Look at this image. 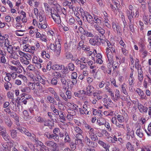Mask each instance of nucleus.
I'll list each match as a JSON object with an SVG mask.
<instances>
[{"label": "nucleus", "mask_w": 151, "mask_h": 151, "mask_svg": "<svg viewBox=\"0 0 151 151\" xmlns=\"http://www.w3.org/2000/svg\"><path fill=\"white\" fill-rule=\"evenodd\" d=\"M45 121L43 122L44 123V125L45 126H48L50 128L52 127V126H53V125L51 124L52 122L49 120H47L45 119Z\"/></svg>", "instance_id": "53"}, {"label": "nucleus", "mask_w": 151, "mask_h": 151, "mask_svg": "<svg viewBox=\"0 0 151 151\" xmlns=\"http://www.w3.org/2000/svg\"><path fill=\"white\" fill-rule=\"evenodd\" d=\"M137 108L140 112L143 114L146 113L148 110V107L143 106L141 103H138Z\"/></svg>", "instance_id": "19"}, {"label": "nucleus", "mask_w": 151, "mask_h": 151, "mask_svg": "<svg viewBox=\"0 0 151 151\" xmlns=\"http://www.w3.org/2000/svg\"><path fill=\"white\" fill-rule=\"evenodd\" d=\"M65 138L64 139L65 143H70L71 142L70 137L67 132L66 131L64 132Z\"/></svg>", "instance_id": "31"}, {"label": "nucleus", "mask_w": 151, "mask_h": 151, "mask_svg": "<svg viewBox=\"0 0 151 151\" xmlns=\"http://www.w3.org/2000/svg\"><path fill=\"white\" fill-rule=\"evenodd\" d=\"M36 78L37 79L38 81L43 85H45V84L46 78L45 77H42L39 74V72L37 70H36Z\"/></svg>", "instance_id": "21"}, {"label": "nucleus", "mask_w": 151, "mask_h": 151, "mask_svg": "<svg viewBox=\"0 0 151 151\" xmlns=\"http://www.w3.org/2000/svg\"><path fill=\"white\" fill-rule=\"evenodd\" d=\"M74 129L76 133L83 134V131L78 126L75 127H74Z\"/></svg>", "instance_id": "61"}, {"label": "nucleus", "mask_w": 151, "mask_h": 151, "mask_svg": "<svg viewBox=\"0 0 151 151\" xmlns=\"http://www.w3.org/2000/svg\"><path fill=\"white\" fill-rule=\"evenodd\" d=\"M147 130L148 131H147L146 129L145 130V131L147 135L148 136H151V122L149 124L148 126Z\"/></svg>", "instance_id": "56"}, {"label": "nucleus", "mask_w": 151, "mask_h": 151, "mask_svg": "<svg viewBox=\"0 0 151 151\" xmlns=\"http://www.w3.org/2000/svg\"><path fill=\"white\" fill-rule=\"evenodd\" d=\"M87 37H93L94 36L93 33L90 30H85L83 34Z\"/></svg>", "instance_id": "41"}, {"label": "nucleus", "mask_w": 151, "mask_h": 151, "mask_svg": "<svg viewBox=\"0 0 151 151\" xmlns=\"http://www.w3.org/2000/svg\"><path fill=\"white\" fill-rule=\"evenodd\" d=\"M94 27L97 33L99 34L100 37H104L105 31L101 27L96 24L94 25Z\"/></svg>", "instance_id": "12"}, {"label": "nucleus", "mask_w": 151, "mask_h": 151, "mask_svg": "<svg viewBox=\"0 0 151 151\" xmlns=\"http://www.w3.org/2000/svg\"><path fill=\"white\" fill-rule=\"evenodd\" d=\"M16 125L17 126L16 129L19 131L20 132L26 135L29 134V131L27 129L25 128L20 126V124L19 122H16Z\"/></svg>", "instance_id": "13"}, {"label": "nucleus", "mask_w": 151, "mask_h": 151, "mask_svg": "<svg viewBox=\"0 0 151 151\" xmlns=\"http://www.w3.org/2000/svg\"><path fill=\"white\" fill-rule=\"evenodd\" d=\"M93 88V87L92 85H88L87 86L85 91L86 95L89 96H91L92 93V91L91 90Z\"/></svg>", "instance_id": "24"}, {"label": "nucleus", "mask_w": 151, "mask_h": 151, "mask_svg": "<svg viewBox=\"0 0 151 151\" xmlns=\"http://www.w3.org/2000/svg\"><path fill=\"white\" fill-rule=\"evenodd\" d=\"M1 135L5 141H10V137L8 135L7 132Z\"/></svg>", "instance_id": "57"}, {"label": "nucleus", "mask_w": 151, "mask_h": 151, "mask_svg": "<svg viewBox=\"0 0 151 151\" xmlns=\"http://www.w3.org/2000/svg\"><path fill=\"white\" fill-rule=\"evenodd\" d=\"M63 6H68L70 9H73V4L71 2L67 0H63Z\"/></svg>", "instance_id": "33"}, {"label": "nucleus", "mask_w": 151, "mask_h": 151, "mask_svg": "<svg viewBox=\"0 0 151 151\" xmlns=\"http://www.w3.org/2000/svg\"><path fill=\"white\" fill-rule=\"evenodd\" d=\"M25 31L24 30H16L15 32V33L17 36H22L24 35V32H25Z\"/></svg>", "instance_id": "50"}, {"label": "nucleus", "mask_w": 151, "mask_h": 151, "mask_svg": "<svg viewBox=\"0 0 151 151\" xmlns=\"http://www.w3.org/2000/svg\"><path fill=\"white\" fill-rule=\"evenodd\" d=\"M47 99L49 102L53 104L56 102L54 98L48 95L47 96Z\"/></svg>", "instance_id": "51"}, {"label": "nucleus", "mask_w": 151, "mask_h": 151, "mask_svg": "<svg viewBox=\"0 0 151 151\" xmlns=\"http://www.w3.org/2000/svg\"><path fill=\"white\" fill-rule=\"evenodd\" d=\"M136 134L138 136L141 138H142L144 136L143 131L140 127L136 130Z\"/></svg>", "instance_id": "28"}, {"label": "nucleus", "mask_w": 151, "mask_h": 151, "mask_svg": "<svg viewBox=\"0 0 151 151\" xmlns=\"http://www.w3.org/2000/svg\"><path fill=\"white\" fill-rule=\"evenodd\" d=\"M19 88L22 92L23 93H29L30 91L29 88L26 86H22L19 87Z\"/></svg>", "instance_id": "32"}, {"label": "nucleus", "mask_w": 151, "mask_h": 151, "mask_svg": "<svg viewBox=\"0 0 151 151\" xmlns=\"http://www.w3.org/2000/svg\"><path fill=\"white\" fill-rule=\"evenodd\" d=\"M148 15L146 14H144L143 17V20L145 24H148Z\"/></svg>", "instance_id": "62"}, {"label": "nucleus", "mask_w": 151, "mask_h": 151, "mask_svg": "<svg viewBox=\"0 0 151 151\" xmlns=\"http://www.w3.org/2000/svg\"><path fill=\"white\" fill-rule=\"evenodd\" d=\"M44 6L45 11L46 13H49L50 11H52V9L50 6L49 5L46 3H44Z\"/></svg>", "instance_id": "40"}, {"label": "nucleus", "mask_w": 151, "mask_h": 151, "mask_svg": "<svg viewBox=\"0 0 151 151\" xmlns=\"http://www.w3.org/2000/svg\"><path fill=\"white\" fill-rule=\"evenodd\" d=\"M20 62L23 64L27 65L30 63V62L28 60L24 58H22L20 60Z\"/></svg>", "instance_id": "55"}, {"label": "nucleus", "mask_w": 151, "mask_h": 151, "mask_svg": "<svg viewBox=\"0 0 151 151\" xmlns=\"http://www.w3.org/2000/svg\"><path fill=\"white\" fill-rule=\"evenodd\" d=\"M103 92L101 90H96L93 93V95L98 100H101L103 98Z\"/></svg>", "instance_id": "15"}, {"label": "nucleus", "mask_w": 151, "mask_h": 151, "mask_svg": "<svg viewBox=\"0 0 151 151\" xmlns=\"http://www.w3.org/2000/svg\"><path fill=\"white\" fill-rule=\"evenodd\" d=\"M145 40L144 38H140L138 42V45L141 48V50L144 49L145 47Z\"/></svg>", "instance_id": "36"}, {"label": "nucleus", "mask_w": 151, "mask_h": 151, "mask_svg": "<svg viewBox=\"0 0 151 151\" xmlns=\"http://www.w3.org/2000/svg\"><path fill=\"white\" fill-rule=\"evenodd\" d=\"M126 147L128 150L129 151L131 150L132 148L134 147L133 145H132L131 143L129 142H128L126 145Z\"/></svg>", "instance_id": "63"}, {"label": "nucleus", "mask_w": 151, "mask_h": 151, "mask_svg": "<svg viewBox=\"0 0 151 151\" xmlns=\"http://www.w3.org/2000/svg\"><path fill=\"white\" fill-rule=\"evenodd\" d=\"M20 96V98L19 99V101L22 105L23 104H27V102H29L32 98L31 95L26 94V93H22Z\"/></svg>", "instance_id": "5"}, {"label": "nucleus", "mask_w": 151, "mask_h": 151, "mask_svg": "<svg viewBox=\"0 0 151 151\" xmlns=\"http://www.w3.org/2000/svg\"><path fill=\"white\" fill-rule=\"evenodd\" d=\"M23 119L25 120H28L31 118V116L29 115L28 112L27 110H24L23 111Z\"/></svg>", "instance_id": "34"}, {"label": "nucleus", "mask_w": 151, "mask_h": 151, "mask_svg": "<svg viewBox=\"0 0 151 151\" xmlns=\"http://www.w3.org/2000/svg\"><path fill=\"white\" fill-rule=\"evenodd\" d=\"M126 138L127 140H129L130 139L132 140L134 139L135 138L134 132L133 130L130 132H126Z\"/></svg>", "instance_id": "18"}, {"label": "nucleus", "mask_w": 151, "mask_h": 151, "mask_svg": "<svg viewBox=\"0 0 151 151\" xmlns=\"http://www.w3.org/2000/svg\"><path fill=\"white\" fill-rule=\"evenodd\" d=\"M76 144L78 146H83V145L82 140L81 139H76L75 142Z\"/></svg>", "instance_id": "54"}, {"label": "nucleus", "mask_w": 151, "mask_h": 151, "mask_svg": "<svg viewBox=\"0 0 151 151\" xmlns=\"http://www.w3.org/2000/svg\"><path fill=\"white\" fill-rule=\"evenodd\" d=\"M117 119L118 122L120 123H122L124 122H127L129 119V117L126 113L123 114V115L120 114L117 116Z\"/></svg>", "instance_id": "8"}, {"label": "nucleus", "mask_w": 151, "mask_h": 151, "mask_svg": "<svg viewBox=\"0 0 151 151\" xmlns=\"http://www.w3.org/2000/svg\"><path fill=\"white\" fill-rule=\"evenodd\" d=\"M82 17L83 19L85 17L88 23L93 24V16H92L88 12H84L83 14L82 15Z\"/></svg>", "instance_id": "9"}, {"label": "nucleus", "mask_w": 151, "mask_h": 151, "mask_svg": "<svg viewBox=\"0 0 151 151\" xmlns=\"http://www.w3.org/2000/svg\"><path fill=\"white\" fill-rule=\"evenodd\" d=\"M140 97V99L142 100H146L147 97L146 95L145 94L143 91L140 88H137L136 91Z\"/></svg>", "instance_id": "17"}, {"label": "nucleus", "mask_w": 151, "mask_h": 151, "mask_svg": "<svg viewBox=\"0 0 151 151\" xmlns=\"http://www.w3.org/2000/svg\"><path fill=\"white\" fill-rule=\"evenodd\" d=\"M30 47V46L29 45H25L23 47V50L30 53V51L31 50V48H29Z\"/></svg>", "instance_id": "59"}, {"label": "nucleus", "mask_w": 151, "mask_h": 151, "mask_svg": "<svg viewBox=\"0 0 151 151\" xmlns=\"http://www.w3.org/2000/svg\"><path fill=\"white\" fill-rule=\"evenodd\" d=\"M44 136L48 139H54V135L52 134H51L49 132H45L44 134Z\"/></svg>", "instance_id": "46"}, {"label": "nucleus", "mask_w": 151, "mask_h": 151, "mask_svg": "<svg viewBox=\"0 0 151 151\" xmlns=\"http://www.w3.org/2000/svg\"><path fill=\"white\" fill-rule=\"evenodd\" d=\"M45 145L48 147H52L53 151H55L56 148L58 147L57 144L55 142L52 141H47L45 143Z\"/></svg>", "instance_id": "14"}, {"label": "nucleus", "mask_w": 151, "mask_h": 151, "mask_svg": "<svg viewBox=\"0 0 151 151\" xmlns=\"http://www.w3.org/2000/svg\"><path fill=\"white\" fill-rule=\"evenodd\" d=\"M98 143L100 146L102 147L104 149L109 148L110 147L109 144H107L100 140H98Z\"/></svg>", "instance_id": "29"}, {"label": "nucleus", "mask_w": 151, "mask_h": 151, "mask_svg": "<svg viewBox=\"0 0 151 151\" xmlns=\"http://www.w3.org/2000/svg\"><path fill=\"white\" fill-rule=\"evenodd\" d=\"M11 55L9 56V58H13L15 60H17L19 56L15 51L12 52V53H10Z\"/></svg>", "instance_id": "48"}, {"label": "nucleus", "mask_w": 151, "mask_h": 151, "mask_svg": "<svg viewBox=\"0 0 151 151\" xmlns=\"http://www.w3.org/2000/svg\"><path fill=\"white\" fill-rule=\"evenodd\" d=\"M4 86L6 90L8 91L12 88V85L10 82H4Z\"/></svg>", "instance_id": "47"}, {"label": "nucleus", "mask_w": 151, "mask_h": 151, "mask_svg": "<svg viewBox=\"0 0 151 151\" xmlns=\"http://www.w3.org/2000/svg\"><path fill=\"white\" fill-rule=\"evenodd\" d=\"M29 134L27 136L30 137V138L35 141V143L37 145L36 147H45V146L43 145V143L38 140V139L36 137L35 135L34 134H31L29 132Z\"/></svg>", "instance_id": "6"}, {"label": "nucleus", "mask_w": 151, "mask_h": 151, "mask_svg": "<svg viewBox=\"0 0 151 151\" xmlns=\"http://www.w3.org/2000/svg\"><path fill=\"white\" fill-rule=\"evenodd\" d=\"M83 125L86 129L87 130H88V133L89 137L96 134V131L93 128H92L90 125H88L86 122H83Z\"/></svg>", "instance_id": "10"}, {"label": "nucleus", "mask_w": 151, "mask_h": 151, "mask_svg": "<svg viewBox=\"0 0 151 151\" xmlns=\"http://www.w3.org/2000/svg\"><path fill=\"white\" fill-rule=\"evenodd\" d=\"M88 145L91 147L95 148L97 147L98 145L96 142L91 141Z\"/></svg>", "instance_id": "60"}, {"label": "nucleus", "mask_w": 151, "mask_h": 151, "mask_svg": "<svg viewBox=\"0 0 151 151\" xmlns=\"http://www.w3.org/2000/svg\"><path fill=\"white\" fill-rule=\"evenodd\" d=\"M55 6V9L51 12V16L55 23L58 24H61L62 21L60 14L61 13L62 8L58 4Z\"/></svg>", "instance_id": "1"}, {"label": "nucleus", "mask_w": 151, "mask_h": 151, "mask_svg": "<svg viewBox=\"0 0 151 151\" xmlns=\"http://www.w3.org/2000/svg\"><path fill=\"white\" fill-rule=\"evenodd\" d=\"M93 24L95 23L96 24L98 25L101 24L102 21L101 18L96 15H93Z\"/></svg>", "instance_id": "23"}, {"label": "nucleus", "mask_w": 151, "mask_h": 151, "mask_svg": "<svg viewBox=\"0 0 151 151\" xmlns=\"http://www.w3.org/2000/svg\"><path fill=\"white\" fill-rule=\"evenodd\" d=\"M112 27L113 30L116 32L118 35H122V28L120 25L116 22H113L112 23Z\"/></svg>", "instance_id": "7"}, {"label": "nucleus", "mask_w": 151, "mask_h": 151, "mask_svg": "<svg viewBox=\"0 0 151 151\" xmlns=\"http://www.w3.org/2000/svg\"><path fill=\"white\" fill-rule=\"evenodd\" d=\"M10 62L11 63L15 65L20 66L23 70H24V68L21 64L19 60H11Z\"/></svg>", "instance_id": "39"}, {"label": "nucleus", "mask_w": 151, "mask_h": 151, "mask_svg": "<svg viewBox=\"0 0 151 151\" xmlns=\"http://www.w3.org/2000/svg\"><path fill=\"white\" fill-rule=\"evenodd\" d=\"M5 121L6 124L8 127H11L12 123L9 117H6L5 119Z\"/></svg>", "instance_id": "44"}, {"label": "nucleus", "mask_w": 151, "mask_h": 151, "mask_svg": "<svg viewBox=\"0 0 151 151\" xmlns=\"http://www.w3.org/2000/svg\"><path fill=\"white\" fill-rule=\"evenodd\" d=\"M2 147L8 150V151H10L11 148L13 146V143L12 141H9L6 142L2 143Z\"/></svg>", "instance_id": "16"}, {"label": "nucleus", "mask_w": 151, "mask_h": 151, "mask_svg": "<svg viewBox=\"0 0 151 151\" xmlns=\"http://www.w3.org/2000/svg\"><path fill=\"white\" fill-rule=\"evenodd\" d=\"M27 71L34 72L35 71L36 68L34 65L30 64L26 68Z\"/></svg>", "instance_id": "38"}, {"label": "nucleus", "mask_w": 151, "mask_h": 151, "mask_svg": "<svg viewBox=\"0 0 151 151\" xmlns=\"http://www.w3.org/2000/svg\"><path fill=\"white\" fill-rule=\"evenodd\" d=\"M120 98V93L119 90L118 89H116L115 92V96L114 93V97H111V99L115 102L117 101Z\"/></svg>", "instance_id": "22"}, {"label": "nucleus", "mask_w": 151, "mask_h": 151, "mask_svg": "<svg viewBox=\"0 0 151 151\" xmlns=\"http://www.w3.org/2000/svg\"><path fill=\"white\" fill-rule=\"evenodd\" d=\"M61 72L63 74L66 75L69 72V70L67 67H65L63 65H61Z\"/></svg>", "instance_id": "37"}, {"label": "nucleus", "mask_w": 151, "mask_h": 151, "mask_svg": "<svg viewBox=\"0 0 151 151\" xmlns=\"http://www.w3.org/2000/svg\"><path fill=\"white\" fill-rule=\"evenodd\" d=\"M42 63L43 62L42 60L40 58H38L37 56H34L32 58V62L33 63H37V62Z\"/></svg>", "instance_id": "35"}, {"label": "nucleus", "mask_w": 151, "mask_h": 151, "mask_svg": "<svg viewBox=\"0 0 151 151\" xmlns=\"http://www.w3.org/2000/svg\"><path fill=\"white\" fill-rule=\"evenodd\" d=\"M107 47L106 48V54L107 58L111 60L114 56V54L116 53V47L114 43H111L107 39L106 40Z\"/></svg>", "instance_id": "2"}, {"label": "nucleus", "mask_w": 151, "mask_h": 151, "mask_svg": "<svg viewBox=\"0 0 151 151\" xmlns=\"http://www.w3.org/2000/svg\"><path fill=\"white\" fill-rule=\"evenodd\" d=\"M91 108L89 105H83L82 108H79V111L81 114L84 115H90L92 113V111L94 112L95 109Z\"/></svg>", "instance_id": "4"}, {"label": "nucleus", "mask_w": 151, "mask_h": 151, "mask_svg": "<svg viewBox=\"0 0 151 151\" xmlns=\"http://www.w3.org/2000/svg\"><path fill=\"white\" fill-rule=\"evenodd\" d=\"M39 18L40 22L43 21V20H45V19H46L45 17L44 16L43 14L41 12H40L39 13Z\"/></svg>", "instance_id": "58"}, {"label": "nucleus", "mask_w": 151, "mask_h": 151, "mask_svg": "<svg viewBox=\"0 0 151 151\" xmlns=\"http://www.w3.org/2000/svg\"><path fill=\"white\" fill-rule=\"evenodd\" d=\"M60 132V129L58 127L55 128L53 130V135L54 136V139L56 141L58 142L59 140V137L58 133Z\"/></svg>", "instance_id": "20"}, {"label": "nucleus", "mask_w": 151, "mask_h": 151, "mask_svg": "<svg viewBox=\"0 0 151 151\" xmlns=\"http://www.w3.org/2000/svg\"><path fill=\"white\" fill-rule=\"evenodd\" d=\"M41 57L44 59H49L50 58V56L49 54L48 53H46L45 51L42 50L41 53Z\"/></svg>", "instance_id": "30"}, {"label": "nucleus", "mask_w": 151, "mask_h": 151, "mask_svg": "<svg viewBox=\"0 0 151 151\" xmlns=\"http://www.w3.org/2000/svg\"><path fill=\"white\" fill-rule=\"evenodd\" d=\"M53 76H54L56 78L58 79L61 77V75L59 72L54 71L52 73Z\"/></svg>", "instance_id": "64"}, {"label": "nucleus", "mask_w": 151, "mask_h": 151, "mask_svg": "<svg viewBox=\"0 0 151 151\" xmlns=\"http://www.w3.org/2000/svg\"><path fill=\"white\" fill-rule=\"evenodd\" d=\"M50 48L53 51L57 56H58L60 54L61 50V44L59 42L56 40L55 44L51 43L50 45Z\"/></svg>", "instance_id": "3"}, {"label": "nucleus", "mask_w": 151, "mask_h": 151, "mask_svg": "<svg viewBox=\"0 0 151 151\" xmlns=\"http://www.w3.org/2000/svg\"><path fill=\"white\" fill-rule=\"evenodd\" d=\"M99 36H95L94 38H91L89 40L90 43L93 46L100 45Z\"/></svg>", "instance_id": "11"}, {"label": "nucleus", "mask_w": 151, "mask_h": 151, "mask_svg": "<svg viewBox=\"0 0 151 151\" xmlns=\"http://www.w3.org/2000/svg\"><path fill=\"white\" fill-rule=\"evenodd\" d=\"M35 119L36 121L40 123H43L45 121V118L39 116H37L35 117Z\"/></svg>", "instance_id": "52"}, {"label": "nucleus", "mask_w": 151, "mask_h": 151, "mask_svg": "<svg viewBox=\"0 0 151 151\" xmlns=\"http://www.w3.org/2000/svg\"><path fill=\"white\" fill-rule=\"evenodd\" d=\"M10 135L13 139H14L17 136V132L16 130L14 129H12L10 130Z\"/></svg>", "instance_id": "45"}, {"label": "nucleus", "mask_w": 151, "mask_h": 151, "mask_svg": "<svg viewBox=\"0 0 151 151\" xmlns=\"http://www.w3.org/2000/svg\"><path fill=\"white\" fill-rule=\"evenodd\" d=\"M121 92L124 93L126 96H128V92L127 90V86L125 83H123L121 86Z\"/></svg>", "instance_id": "26"}, {"label": "nucleus", "mask_w": 151, "mask_h": 151, "mask_svg": "<svg viewBox=\"0 0 151 151\" xmlns=\"http://www.w3.org/2000/svg\"><path fill=\"white\" fill-rule=\"evenodd\" d=\"M105 89L107 92H108L110 95L111 98V97H114V92L112 91V89L108 86L105 87Z\"/></svg>", "instance_id": "42"}, {"label": "nucleus", "mask_w": 151, "mask_h": 151, "mask_svg": "<svg viewBox=\"0 0 151 151\" xmlns=\"http://www.w3.org/2000/svg\"><path fill=\"white\" fill-rule=\"evenodd\" d=\"M62 64H55L53 65L52 66V69L55 70H61V65Z\"/></svg>", "instance_id": "49"}, {"label": "nucleus", "mask_w": 151, "mask_h": 151, "mask_svg": "<svg viewBox=\"0 0 151 151\" xmlns=\"http://www.w3.org/2000/svg\"><path fill=\"white\" fill-rule=\"evenodd\" d=\"M47 21L46 19H45V20H43V21L39 22L38 25V27L39 28L45 29L47 27Z\"/></svg>", "instance_id": "25"}, {"label": "nucleus", "mask_w": 151, "mask_h": 151, "mask_svg": "<svg viewBox=\"0 0 151 151\" xmlns=\"http://www.w3.org/2000/svg\"><path fill=\"white\" fill-rule=\"evenodd\" d=\"M106 120L103 117H99L97 119V124L99 126L104 125L106 123Z\"/></svg>", "instance_id": "27"}, {"label": "nucleus", "mask_w": 151, "mask_h": 151, "mask_svg": "<svg viewBox=\"0 0 151 151\" xmlns=\"http://www.w3.org/2000/svg\"><path fill=\"white\" fill-rule=\"evenodd\" d=\"M58 115L59 116L60 121L62 123H64L65 121V119L63 112L61 111H60V113Z\"/></svg>", "instance_id": "43"}]
</instances>
